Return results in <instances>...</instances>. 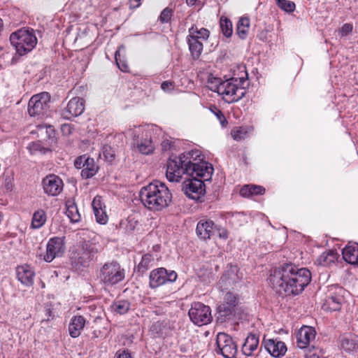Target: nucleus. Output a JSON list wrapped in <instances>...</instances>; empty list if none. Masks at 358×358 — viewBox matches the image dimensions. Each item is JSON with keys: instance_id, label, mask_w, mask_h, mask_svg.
<instances>
[{"instance_id": "nucleus-1", "label": "nucleus", "mask_w": 358, "mask_h": 358, "mask_svg": "<svg viewBox=\"0 0 358 358\" xmlns=\"http://www.w3.org/2000/svg\"><path fill=\"white\" fill-rule=\"evenodd\" d=\"M201 152L191 150L167 162L166 176L170 182H179L183 174L192 177L183 182L182 190L189 199L197 200L205 193L204 180L211 178L213 168L210 164L199 159Z\"/></svg>"}, {"instance_id": "nucleus-2", "label": "nucleus", "mask_w": 358, "mask_h": 358, "mask_svg": "<svg viewBox=\"0 0 358 358\" xmlns=\"http://www.w3.org/2000/svg\"><path fill=\"white\" fill-rule=\"evenodd\" d=\"M273 288L286 295L301 294L311 280V273L306 268H298L293 264H285L275 268L268 278Z\"/></svg>"}, {"instance_id": "nucleus-3", "label": "nucleus", "mask_w": 358, "mask_h": 358, "mask_svg": "<svg viewBox=\"0 0 358 358\" xmlns=\"http://www.w3.org/2000/svg\"><path fill=\"white\" fill-rule=\"evenodd\" d=\"M143 206L152 211H161L169 206L172 194L166 185L158 180L143 187L139 193Z\"/></svg>"}, {"instance_id": "nucleus-4", "label": "nucleus", "mask_w": 358, "mask_h": 358, "mask_svg": "<svg viewBox=\"0 0 358 358\" xmlns=\"http://www.w3.org/2000/svg\"><path fill=\"white\" fill-rule=\"evenodd\" d=\"M10 41L16 52L22 56L31 52L38 41L33 29L22 28L10 34Z\"/></svg>"}, {"instance_id": "nucleus-5", "label": "nucleus", "mask_w": 358, "mask_h": 358, "mask_svg": "<svg viewBox=\"0 0 358 358\" xmlns=\"http://www.w3.org/2000/svg\"><path fill=\"white\" fill-rule=\"evenodd\" d=\"M97 277L104 287H112L124 279L125 271L118 262L112 261L101 267Z\"/></svg>"}, {"instance_id": "nucleus-6", "label": "nucleus", "mask_w": 358, "mask_h": 358, "mask_svg": "<svg viewBox=\"0 0 358 358\" xmlns=\"http://www.w3.org/2000/svg\"><path fill=\"white\" fill-rule=\"evenodd\" d=\"M243 82V78L239 79L232 78L223 81L222 84H220L215 89L217 90V93L222 95L226 101L229 103L235 102L240 100L246 94L245 88L239 86Z\"/></svg>"}, {"instance_id": "nucleus-7", "label": "nucleus", "mask_w": 358, "mask_h": 358, "mask_svg": "<svg viewBox=\"0 0 358 358\" xmlns=\"http://www.w3.org/2000/svg\"><path fill=\"white\" fill-rule=\"evenodd\" d=\"M188 314L190 320L198 326L206 325L213 319L210 308L201 302L192 303Z\"/></svg>"}, {"instance_id": "nucleus-8", "label": "nucleus", "mask_w": 358, "mask_h": 358, "mask_svg": "<svg viewBox=\"0 0 358 358\" xmlns=\"http://www.w3.org/2000/svg\"><path fill=\"white\" fill-rule=\"evenodd\" d=\"M50 95L48 92L34 95L28 103L29 114L32 117L45 115L50 108Z\"/></svg>"}, {"instance_id": "nucleus-9", "label": "nucleus", "mask_w": 358, "mask_h": 358, "mask_svg": "<svg viewBox=\"0 0 358 358\" xmlns=\"http://www.w3.org/2000/svg\"><path fill=\"white\" fill-rule=\"evenodd\" d=\"M178 275L176 271L161 267L152 270L149 275V285L152 289L157 288L167 282H173Z\"/></svg>"}, {"instance_id": "nucleus-10", "label": "nucleus", "mask_w": 358, "mask_h": 358, "mask_svg": "<svg viewBox=\"0 0 358 358\" xmlns=\"http://www.w3.org/2000/svg\"><path fill=\"white\" fill-rule=\"evenodd\" d=\"M215 352L224 358H234L237 353V346L232 338L224 333H219L216 338Z\"/></svg>"}, {"instance_id": "nucleus-11", "label": "nucleus", "mask_w": 358, "mask_h": 358, "mask_svg": "<svg viewBox=\"0 0 358 358\" xmlns=\"http://www.w3.org/2000/svg\"><path fill=\"white\" fill-rule=\"evenodd\" d=\"M100 245L94 241H84L79 243L76 250V257L81 264L94 259L99 252Z\"/></svg>"}, {"instance_id": "nucleus-12", "label": "nucleus", "mask_w": 358, "mask_h": 358, "mask_svg": "<svg viewBox=\"0 0 358 358\" xmlns=\"http://www.w3.org/2000/svg\"><path fill=\"white\" fill-rule=\"evenodd\" d=\"M74 166L78 169H82L81 176L85 179L93 177L99 170L94 159L86 155L77 157L74 162Z\"/></svg>"}, {"instance_id": "nucleus-13", "label": "nucleus", "mask_w": 358, "mask_h": 358, "mask_svg": "<svg viewBox=\"0 0 358 358\" xmlns=\"http://www.w3.org/2000/svg\"><path fill=\"white\" fill-rule=\"evenodd\" d=\"M42 186L45 194L55 196L62 192L64 183L58 176L49 174L43 179Z\"/></svg>"}, {"instance_id": "nucleus-14", "label": "nucleus", "mask_w": 358, "mask_h": 358, "mask_svg": "<svg viewBox=\"0 0 358 358\" xmlns=\"http://www.w3.org/2000/svg\"><path fill=\"white\" fill-rule=\"evenodd\" d=\"M65 251V246L62 238L54 237L50 238L46 245V253L43 259L46 262H51L55 257L62 256Z\"/></svg>"}, {"instance_id": "nucleus-15", "label": "nucleus", "mask_w": 358, "mask_h": 358, "mask_svg": "<svg viewBox=\"0 0 358 358\" xmlns=\"http://www.w3.org/2000/svg\"><path fill=\"white\" fill-rule=\"evenodd\" d=\"M85 110V101L80 97L72 98L62 111V116L66 120L80 115Z\"/></svg>"}, {"instance_id": "nucleus-16", "label": "nucleus", "mask_w": 358, "mask_h": 358, "mask_svg": "<svg viewBox=\"0 0 358 358\" xmlns=\"http://www.w3.org/2000/svg\"><path fill=\"white\" fill-rule=\"evenodd\" d=\"M224 303L218 307L219 313L222 316H227L232 313L234 308L239 303V296L231 292L226 293Z\"/></svg>"}, {"instance_id": "nucleus-17", "label": "nucleus", "mask_w": 358, "mask_h": 358, "mask_svg": "<svg viewBox=\"0 0 358 358\" xmlns=\"http://www.w3.org/2000/svg\"><path fill=\"white\" fill-rule=\"evenodd\" d=\"M216 226L210 220H201L196 225V233L197 236L202 240H208L214 235Z\"/></svg>"}, {"instance_id": "nucleus-18", "label": "nucleus", "mask_w": 358, "mask_h": 358, "mask_svg": "<svg viewBox=\"0 0 358 358\" xmlns=\"http://www.w3.org/2000/svg\"><path fill=\"white\" fill-rule=\"evenodd\" d=\"M238 271L237 266L230 265L228 266L220 278L219 282L220 287L224 289L238 282L239 280Z\"/></svg>"}, {"instance_id": "nucleus-19", "label": "nucleus", "mask_w": 358, "mask_h": 358, "mask_svg": "<svg viewBox=\"0 0 358 358\" xmlns=\"http://www.w3.org/2000/svg\"><path fill=\"white\" fill-rule=\"evenodd\" d=\"M315 330L314 328L308 326L302 327L296 335V343L299 348H306L311 341L315 338Z\"/></svg>"}, {"instance_id": "nucleus-20", "label": "nucleus", "mask_w": 358, "mask_h": 358, "mask_svg": "<svg viewBox=\"0 0 358 358\" xmlns=\"http://www.w3.org/2000/svg\"><path fill=\"white\" fill-rule=\"evenodd\" d=\"M16 273L18 280L22 285L27 287H30L33 285L35 273L30 266L27 264L19 266L17 267Z\"/></svg>"}, {"instance_id": "nucleus-21", "label": "nucleus", "mask_w": 358, "mask_h": 358, "mask_svg": "<svg viewBox=\"0 0 358 358\" xmlns=\"http://www.w3.org/2000/svg\"><path fill=\"white\" fill-rule=\"evenodd\" d=\"M265 348L274 357H282L287 352V346L284 342L276 339H268L265 341Z\"/></svg>"}, {"instance_id": "nucleus-22", "label": "nucleus", "mask_w": 358, "mask_h": 358, "mask_svg": "<svg viewBox=\"0 0 358 358\" xmlns=\"http://www.w3.org/2000/svg\"><path fill=\"white\" fill-rule=\"evenodd\" d=\"M85 319L82 315H75L71 319L69 324V332L72 338L78 337L85 324Z\"/></svg>"}, {"instance_id": "nucleus-23", "label": "nucleus", "mask_w": 358, "mask_h": 358, "mask_svg": "<svg viewBox=\"0 0 358 358\" xmlns=\"http://www.w3.org/2000/svg\"><path fill=\"white\" fill-rule=\"evenodd\" d=\"M344 298L340 294L328 296L323 304V309L329 311H338L341 309Z\"/></svg>"}, {"instance_id": "nucleus-24", "label": "nucleus", "mask_w": 358, "mask_h": 358, "mask_svg": "<svg viewBox=\"0 0 358 358\" xmlns=\"http://www.w3.org/2000/svg\"><path fill=\"white\" fill-rule=\"evenodd\" d=\"M344 260L350 264H358V245H348L343 249Z\"/></svg>"}, {"instance_id": "nucleus-25", "label": "nucleus", "mask_w": 358, "mask_h": 358, "mask_svg": "<svg viewBox=\"0 0 358 358\" xmlns=\"http://www.w3.org/2000/svg\"><path fill=\"white\" fill-rule=\"evenodd\" d=\"M66 215L69 218L71 222H78L80 220V215L79 213L78 207L75 202L71 200H68L66 203Z\"/></svg>"}, {"instance_id": "nucleus-26", "label": "nucleus", "mask_w": 358, "mask_h": 358, "mask_svg": "<svg viewBox=\"0 0 358 358\" xmlns=\"http://www.w3.org/2000/svg\"><path fill=\"white\" fill-rule=\"evenodd\" d=\"M187 41L189 45V50L194 59H197L203 50V44L198 40L187 36Z\"/></svg>"}, {"instance_id": "nucleus-27", "label": "nucleus", "mask_w": 358, "mask_h": 358, "mask_svg": "<svg viewBox=\"0 0 358 358\" xmlns=\"http://www.w3.org/2000/svg\"><path fill=\"white\" fill-rule=\"evenodd\" d=\"M189 34L187 36L194 38L199 41V39L207 40L210 35V31L206 28H199L196 25H192L189 29Z\"/></svg>"}, {"instance_id": "nucleus-28", "label": "nucleus", "mask_w": 358, "mask_h": 358, "mask_svg": "<svg viewBox=\"0 0 358 358\" xmlns=\"http://www.w3.org/2000/svg\"><path fill=\"white\" fill-rule=\"evenodd\" d=\"M111 310L120 315L126 314L131 308V303L128 300H116L111 306Z\"/></svg>"}, {"instance_id": "nucleus-29", "label": "nucleus", "mask_w": 358, "mask_h": 358, "mask_svg": "<svg viewBox=\"0 0 358 358\" xmlns=\"http://www.w3.org/2000/svg\"><path fill=\"white\" fill-rule=\"evenodd\" d=\"M337 259V252L334 250L324 252L318 257L317 262L323 266H330L334 263Z\"/></svg>"}, {"instance_id": "nucleus-30", "label": "nucleus", "mask_w": 358, "mask_h": 358, "mask_svg": "<svg viewBox=\"0 0 358 358\" xmlns=\"http://www.w3.org/2000/svg\"><path fill=\"white\" fill-rule=\"evenodd\" d=\"M47 220V216L45 212L42 210L39 209L36 210L32 217L31 220V227L34 229H40L42 227Z\"/></svg>"}, {"instance_id": "nucleus-31", "label": "nucleus", "mask_w": 358, "mask_h": 358, "mask_svg": "<svg viewBox=\"0 0 358 358\" xmlns=\"http://www.w3.org/2000/svg\"><path fill=\"white\" fill-rule=\"evenodd\" d=\"M342 348L348 352H356L358 350V340L350 337H344L341 341Z\"/></svg>"}, {"instance_id": "nucleus-32", "label": "nucleus", "mask_w": 358, "mask_h": 358, "mask_svg": "<svg viewBox=\"0 0 358 358\" xmlns=\"http://www.w3.org/2000/svg\"><path fill=\"white\" fill-rule=\"evenodd\" d=\"M153 262V257L150 254H145L143 255L141 262H139L137 266V272L140 273L141 275L145 273L150 266H152V262Z\"/></svg>"}, {"instance_id": "nucleus-33", "label": "nucleus", "mask_w": 358, "mask_h": 358, "mask_svg": "<svg viewBox=\"0 0 358 358\" xmlns=\"http://www.w3.org/2000/svg\"><path fill=\"white\" fill-rule=\"evenodd\" d=\"M259 343V331L256 330H252L248 334V344H249V350L252 352L255 350Z\"/></svg>"}, {"instance_id": "nucleus-34", "label": "nucleus", "mask_w": 358, "mask_h": 358, "mask_svg": "<svg viewBox=\"0 0 358 358\" xmlns=\"http://www.w3.org/2000/svg\"><path fill=\"white\" fill-rule=\"evenodd\" d=\"M155 149V146L152 143L151 138H145L138 144V150L143 155L151 154Z\"/></svg>"}, {"instance_id": "nucleus-35", "label": "nucleus", "mask_w": 358, "mask_h": 358, "mask_svg": "<svg viewBox=\"0 0 358 358\" xmlns=\"http://www.w3.org/2000/svg\"><path fill=\"white\" fill-rule=\"evenodd\" d=\"M231 138L238 142L243 141L246 138V127L237 126L231 130Z\"/></svg>"}, {"instance_id": "nucleus-36", "label": "nucleus", "mask_w": 358, "mask_h": 358, "mask_svg": "<svg viewBox=\"0 0 358 358\" xmlns=\"http://www.w3.org/2000/svg\"><path fill=\"white\" fill-rule=\"evenodd\" d=\"M222 32L226 37H230L233 32L232 23L227 17L222 16L220 20Z\"/></svg>"}, {"instance_id": "nucleus-37", "label": "nucleus", "mask_w": 358, "mask_h": 358, "mask_svg": "<svg viewBox=\"0 0 358 358\" xmlns=\"http://www.w3.org/2000/svg\"><path fill=\"white\" fill-rule=\"evenodd\" d=\"M124 51V47L121 45L118 50L115 52V59L118 68L123 72H127L129 71V66L127 62L122 59L121 52Z\"/></svg>"}, {"instance_id": "nucleus-38", "label": "nucleus", "mask_w": 358, "mask_h": 358, "mask_svg": "<svg viewBox=\"0 0 358 358\" xmlns=\"http://www.w3.org/2000/svg\"><path fill=\"white\" fill-rule=\"evenodd\" d=\"M166 324L164 321H157L152 324L150 331L155 336H160L163 334V330Z\"/></svg>"}, {"instance_id": "nucleus-39", "label": "nucleus", "mask_w": 358, "mask_h": 358, "mask_svg": "<svg viewBox=\"0 0 358 358\" xmlns=\"http://www.w3.org/2000/svg\"><path fill=\"white\" fill-rule=\"evenodd\" d=\"M246 20V17L242 16L237 24H236V34L241 38L245 39L246 38V25H245L244 22Z\"/></svg>"}, {"instance_id": "nucleus-40", "label": "nucleus", "mask_w": 358, "mask_h": 358, "mask_svg": "<svg viewBox=\"0 0 358 358\" xmlns=\"http://www.w3.org/2000/svg\"><path fill=\"white\" fill-rule=\"evenodd\" d=\"M278 6L287 13H292L295 10V3L287 0H276Z\"/></svg>"}, {"instance_id": "nucleus-41", "label": "nucleus", "mask_w": 358, "mask_h": 358, "mask_svg": "<svg viewBox=\"0 0 358 358\" xmlns=\"http://www.w3.org/2000/svg\"><path fill=\"white\" fill-rule=\"evenodd\" d=\"M28 148L31 154H36V152H41L45 154L49 150L43 147L41 143L34 142L29 145Z\"/></svg>"}, {"instance_id": "nucleus-42", "label": "nucleus", "mask_w": 358, "mask_h": 358, "mask_svg": "<svg viewBox=\"0 0 358 358\" xmlns=\"http://www.w3.org/2000/svg\"><path fill=\"white\" fill-rule=\"evenodd\" d=\"M265 192V188L260 185H248V196L251 195H262Z\"/></svg>"}, {"instance_id": "nucleus-43", "label": "nucleus", "mask_w": 358, "mask_h": 358, "mask_svg": "<svg viewBox=\"0 0 358 358\" xmlns=\"http://www.w3.org/2000/svg\"><path fill=\"white\" fill-rule=\"evenodd\" d=\"M210 110L216 116L222 127H226L228 122L222 112L218 108H217L215 106H213V108H210Z\"/></svg>"}, {"instance_id": "nucleus-44", "label": "nucleus", "mask_w": 358, "mask_h": 358, "mask_svg": "<svg viewBox=\"0 0 358 358\" xmlns=\"http://www.w3.org/2000/svg\"><path fill=\"white\" fill-rule=\"evenodd\" d=\"M103 155L106 160L112 162L115 159V151L110 146L104 145L103 147Z\"/></svg>"}, {"instance_id": "nucleus-45", "label": "nucleus", "mask_w": 358, "mask_h": 358, "mask_svg": "<svg viewBox=\"0 0 358 358\" xmlns=\"http://www.w3.org/2000/svg\"><path fill=\"white\" fill-rule=\"evenodd\" d=\"M172 10L169 8H164L160 15H159V20L160 22H162V23H167L171 18V16H172Z\"/></svg>"}, {"instance_id": "nucleus-46", "label": "nucleus", "mask_w": 358, "mask_h": 358, "mask_svg": "<svg viewBox=\"0 0 358 358\" xmlns=\"http://www.w3.org/2000/svg\"><path fill=\"white\" fill-rule=\"evenodd\" d=\"M94 213L98 223L104 224L107 222L108 216L103 210L94 212Z\"/></svg>"}, {"instance_id": "nucleus-47", "label": "nucleus", "mask_w": 358, "mask_h": 358, "mask_svg": "<svg viewBox=\"0 0 358 358\" xmlns=\"http://www.w3.org/2000/svg\"><path fill=\"white\" fill-rule=\"evenodd\" d=\"M209 88L211 91L217 92V90L215 88L218 87L220 84H222L223 81L219 78H208Z\"/></svg>"}, {"instance_id": "nucleus-48", "label": "nucleus", "mask_w": 358, "mask_h": 358, "mask_svg": "<svg viewBox=\"0 0 358 358\" xmlns=\"http://www.w3.org/2000/svg\"><path fill=\"white\" fill-rule=\"evenodd\" d=\"M92 208L94 212L98 211V210H102V203L101 200L100 196H96L94 198L92 203Z\"/></svg>"}, {"instance_id": "nucleus-49", "label": "nucleus", "mask_w": 358, "mask_h": 358, "mask_svg": "<svg viewBox=\"0 0 358 358\" xmlns=\"http://www.w3.org/2000/svg\"><path fill=\"white\" fill-rule=\"evenodd\" d=\"M161 88L163 91L166 92H171L174 88V83L172 81H164L161 84Z\"/></svg>"}, {"instance_id": "nucleus-50", "label": "nucleus", "mask_w": 358, "mask_h": 358, "mask_svg": "<svg viewBox=\"0 0 358 358\" xmlns=\"http://www.w3.org/2000/svg\"><path fill=\"white\" fill-rule=\"evenodd\" d=\"M232 222H241L240 225H243L245 222V214L244 213H236L232 215Z\"/></svg>"}, {"instance_id": "nucleus-51", "label": "nucleus", "mask_w": 358, "mask_h": 358, "mask_svg": "<svg viewBox=\"0 0 358 358\" xmlns=\"http://www.w3.org/2000/svg\"><path fill=\"white\" fill-rule=\"evenodd\" d=\"M352 31V25L348 23H346L343 25L341 34L342 36H345L349 34Z\"/></svg>"}, {"instance_id": "nucleus-52", "label": "nucleus", "mask_w": 358, "mask_h": 358, "mask_svg": "<svg viewBox=\"0 0 358 358\" xmlns=\"http://www.w3.org/2000/svg\"><path fill=\"white\" fill-rule=\"evenodd\" d=\"M116 358H132L128 350L118 351L115 355Z\"/></svg>"}, {"instance_id": "nucleus-53", "label": "nucleus", "mask_w": 358, "mask_h": 358, "mask_svg": "<svg viewBox=\"0 0 358 358\" xmlns=\"http://www.w3.org/2000/svg\"><path fill=\"white\" fill-rule=\"evenodd\" d=\"M162 150L164 151H166L168 150H170L171 149V141L168 140V139H166L164 141H162Z\"/></svg>"}, {"instance_id": "nucleus-54", "label": "nucleus", "mask_w": 358, "mask_h": 358, "mask_svg": "<svg viewBox=\"0 0 358 358\" xmlns=\"http://www.w3.org/2000/svg\"><path fill=\"white\" fill-rule=\"evenodd\" d=\"M45 311V318L43 320L49 321L53 318L52 312L51 310V308L48 306H46Z\"/></svg>"}, {"instance_id": "nucleus-55", "label": "nucleus", "mask_w": 358, "mask_h": 358, "mask_svg": "<svg viewBox=\"0 0 358 358\" xmlns=\"http://www.w3.org/2000/svg\"><path fill=\"white\" fill-rule=\"evenodd\" d=\"M141 0H129V6L132 8H136L141 5Z\"/></svg>"}, {"instance_id": "nucleus-56", "label": "nucleus", "mask_w": 358, "mask_h": 358, "mask_svg": "<svg viewBox=\"0 0 358 358\" xmlns=\"http://www.w3.org/2000/svg\"><path fill=\"white\" fill-rule=\"evenodd\" d=\"M305 358H320V356L317 355L315 352L309 351L308 353L306 354Z\"/></svg>"}, {"instance_id": "nucleus-57", "label": "nucleus", "mask_w": 358, "mask_h": 358, "mask_svg": "<svg viewBox=\"0 0 358 358\" xmlns=\"http://www.w3.org/2000/svg\"><path fill=\"white\" fill-rule=\"evenodd\" d=\"M240 195L243 197H246V185H243L240 189Z\"/></svg>"}, {"instance_id": "nucleus-58", "label": "nucleus", "mask_w": 358, "mask_h": 358, "mask_svg": "<svg viewBox=\"0 0 358 358\" xmlns=\"http://www.w3.org/2000/svg\"><path fill=\"white\" fill-rule=\"evenodd\" d=\"M127 134H128L129 136H131L132 138H135L138 137V136H137V135H136V132H135V131H134V130H133V129H129V130H128V131H127Z\"/></svg>"}, {"instance_id": "nucleus-59", "label": "nucleus", "mask_w": 358, "mask_h": 358, "mask_svg": "<svg viewBox=\"0 0 358 358\" xmlns=\"http://www.w3.org/2000/svg\"><path fill=\"white\" fill-rule=\"evenodd\" d=\"M196 0H186V2L188 5L193 6L194 5Z\"/></svg>"}, {"instance_id": "nucleus-60", "label": "nucleus", "mask_w": 358, "mask_h": 358, "mask_svg": "<svg viewBox=\"0 0 358 358\" xmlns=\"http://www.w3.org/2000/svg\"><path fill=\"white\" fill-rule=\"evenodd\" d=\"M220 237H223L224 238H227V234L226 232H223L222 234H220Z\"/></svg>"}, {"instance_id": "nucleus-61", "label": "nucleus", "mask_w": 358, "mask_h": 358, "mask_svg": "<svg viewBox=\"0 0 358 358\" xmlns=\"http://www.w3.org/2000/svg\"><path fill=\"white\" fill-rule=\"evenodd\" d=\"M2 27H3V22H2V20L0 18V31L2 29Z\"/></svg>"}, {"instance_id": "nucleus-62", "label": "nucleus", "mask_w": 358, "mask_h": 358, "mask_svg": "<svg viewBox=\"0 0 358 358\" xmlns=\"http://www.w3.org/2000/svg\"><path fill=\"white\" fill-rule=\"evenodd\" d=\"M245 345H246V340L245 341V342L243 344V348H244Z\"/></svg>"}, {"instance_id": "nucleus-63", "label": "nucleus", "mask_w": 358, "mask_h": 358, "mask_svg": "<svg viewBox=\"0 0 358 358\" xmlns=\"http://www.w3.org/2000/svg\"><path fill=\"white\" fill-rule=\"evenodd\" d=\"M260 322L259 321L257 322V323L254 324V325H259Z\"/></svg>"}, {"instance_id": "nucleus-64", "label": "nucleus", "mask_w": 358, "mask_h": 358, "mask_svg": "<svg viewBox=\"0 0 358 358\" xmlns=\"http://www.w3.org/2000/svg\"><path fill=\"white\" fill-rule=\"evenodd\" d=\"M135 129H138V130H140V129H141L140 127H135Z\"/></svg>"}]
</instances>
